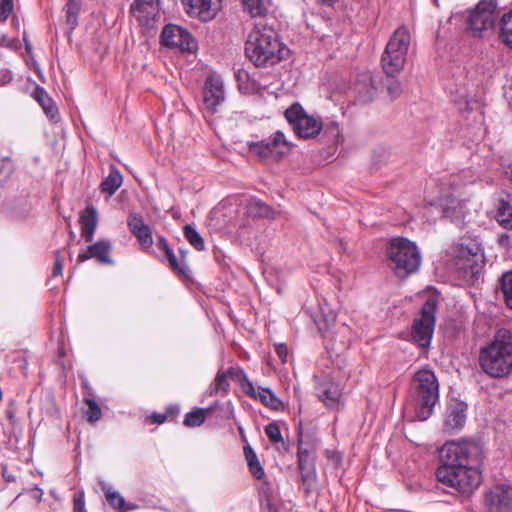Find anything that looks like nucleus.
<instances>
[{"label": "nucleus", "mask_w": 512, "mask_h": 512, "mask_svg": "<svg viewBox=\"0 0 512 512\" xmlns=\"http://www.w3.org/2000/svg\"><path fill=\"white\" fill-rule=\"evenodd\" d=\"M289 49L280 41L277 32L269 26L256 24L248 34L245 53L257 67L272 66L289 55Z\"/></svg>", "instance_id": "nucleus-1"}, {"label": "nucleus", "mask_w": 512, "mask_h": 512, "mask_svg": "<svg viewBox=\"0 0 512 512\" xmlns=\"http://www.w3.org/2000/svg\"><path fill=\"white\" fill-rule=\"evenodd\" d=\"M480 365L492 377L508 375L512 371V333L499 330L494 341L481 349Z\"/></svg>", "instance_id": "nucleus-2"}, {"label": "nucleus", "mask_w": 512, "mask_h": 512, "mask_svg": "<svg viewBox=\"0 0 512 512\" xmlns=\"http://www.w3.org/2000/svg\"><path fill=\"white\" fill-rule=\"evenodd\" d=\"M439 398V383L436 375L430 369L417 371L412 379L410 389V404L415 416L420 421L427 420Z\"/></svg>", "instance_id": "nucleus-3"}, {"label": "nucleus", "mask_w": 512, "mask_h": 512, "mask_svg": "<svg viewBox=\"0 0 512 512\" xmlns=\"http://www.w3.org/2000/svg\"><path fill=\"white\" fill-rule=\"evenodd\" d=\"M387 263L394 274L404 279L415 273L421 264V255L416 244L406 238H393L387 246Z\"/></svg>", "instance_id": "nucleus-4"}, {"label": "nucleus", "mask_w": 512, "mask_h": 512, "mask_svg": "<svg viewBox=\"0 0 512 512\" xmlns=\"http://www.w3.org/2000/svg\"><path fill=\"white\" fill-rule=\"evenodd\" d=\"M411 36L404 26L399 27L390 37L381 57V66L388 77H395L404 68Z\"/></svg>", "instance_id": "nucleus-5"}, {"label": "nucleus", "mask_w": 512, "mask_h": 512, "mask_svg": "<svg viewBox=\"0 0 512 512\" xmlns=\"http://www.w3.org/2000/svg\"><path fill=\"white\" fill-rule=\"evenodd\" d=\"M437 480L451 493H471L480 483V473L470 465L458 467H439L436 470Z\"/></svg>", "instance_id": "nucleus-6"}, {"label": "nucleus", "mask_w": 512, "mask_h": 512, "mask_svg": "<svg viewBox=\"0 0 512 512\" xmlns=\"http://www.w3.org/2000/svg\"><path fill=\"white\" fill-rule=\"evenodd\" d=\"M284 114L293 131L300 138H315L323 129L321 117L308 114L299 103L292 104Z\"/></svg>", "instance_id": "nucleus-7"}, {"label": "nucleus", "mask_w": 512, "mask_h": 512, "mask_svg": "<svg viewBox=\"0 0 512 512\" xmlns=\"http://www.w3.org/2000/svg\"><path fill=\"white\" fill-rule=\"evenodd\" d=\"M450 255L457 269L467 271L474 269L482 261L483 253L481 243L477 238L461 237L450 248Z\"/></svg>", "instance_id": "nucleus-8"}, {"label": "nucleus", "mask_w": 512, "mask_h": 512, "mask_svg": "<svg viewBox=\"0 0 512 512\" xmlns=\"http://www.w3.org/2000/svg\"><path fill=\"white\" fill-rule=\"evenodd\" d=\"M436 301L428 299L422 306L420 316L415 318L412 325L411 336L420 347L430 345L435 327Z\"/></svg>", "instance_id": "nucleus-9"}, {"label": "nucleus", "mask_w": 512, "mask_h": 512, "mask_svg": "<svg viewBox=\"0 0 512 512\" xmlns=\"http://www.w3.org/2000/svg\"><path fill=\"white\" fill-rule=\"evenodd\" d=\"M497 19L496 4L492 0L480 1L467 19V28L474 37H482L494 28Z\"/></svg>", "instance_id": "nucleus-10"}, {"label": "nucleus", "mask_w": 512, "mask_h": 512, "mask_svg": "<svg viewBox=\"0 0 512 512\" xmlns=\"http://www.w3.org/2000/svg\"><path fill=\"white\" fill-rule=\"evenodd\" d=\"M477 447L469 442H446L439 450L441 465L439 467H458L470 465V457Z\"/></svg>", "instance_id": "nucleus-11"}, {"label": "nucleus", "mask_w": 512, "mask_h": 512, "mask_svg": "<svg viewBox=\"0 0 512 512\" xmlns=\"http://www.w3.org/2000/svg\"><path fill=\"white\" fill-rule=\"evenodd\" d=\"M161 44L180 51L192 52L196 50V41L192 35L181 26L175 24L166 25L160 36Z\"/></svg>", "instance_id": "nucleus-12"}, {"label": "nucleus", "mask_w": 512, "mask_h": 512, "mask_svg": "<svg viewBox=\"0 0 512 512\" xmlns=\"http://www.w3.org/2000/svg\"><path fill=\"white\" fill-rule=\"evenodd\" d=\"M160 0H134L130 11L145 29L154 28L160 18Z\"/></svg>", "instance_id": "nucleus-13"}, {"label": "nucleus", "mask_w": 512, "mask_h": 512, "mask_svg": "<svg viewBox=\"0 0 512 512\" xmlns=\"http://www.w3.org/2000/svg\"><path fill=\"white\" fill-rule=\"evenodd\" d=\"M315 444L313 441H304L302 436L299 439L298 467L303 483L310 485L316 479L314 464Z\"/></svg>", "instance_id": "nucleus-14"}, {"label": "nucleus", "mask_w": 512, "mask_h": 512, "mask_svg": "<svg viewBox=\"0 0 512 512\" xmlns=\"http://www.w3.org/2000/svg\"><path fill=\"white\" fill-rule=\"evenodd\" d=\"M484 503L487 512H512V487L508 485L492 487L486 493Z\"/></svg>", "instance_id": "nucleus-15"}, {"label": "nucleus", "mask_w": 512, "mask_h": 512, "mask_svg": "<svg viewBox=\"0 0 512 512\" xmlns=\"http://www.w3.org/2000/svg\"><path fill=\"white\" fill-rule=\"evenodd\" d=\"M185 11L202 21L214 19L221 8V0H181Z\"/></svg>", "instance_id": "nucleus-16"}, {"label": "nucleus", "mask_w": 512, "mask_h": 512, "mask_svg": "<svg viewBox=\"0 0 512 512\" xmlns=\"http://www.w3.org/2000/svg\"><path fill=\"white\" fill-rule=\"evenodd\" d=\"M225 92L223 81L214 75L206 79L203 91V105L210 113H214L217 107L224 101Z\"/></svg>", "instance_id": "nucleus-17"}, {"label": "nucleus", "mask_w": 512, "mask_h": 512, "mask_svg": "<svg viewBox=\"0 0 512 512\" xmlns=\"http://www.w3.org/2000/svg\"><path fill=\"white\" fill-rule=\"evenodd\" d=\"M112 245L108 240H99L98 242L88 246L85 252L78 255V261L84 262L90 258L96 259L101 264H113L110 257Z\"/></svg>", "instance_id": "nucleus-18"}, {"label": "nucleus", "mask_w": 512, "mask_h": 512, "mask_svg": "<svg viewBox=\"0 0 512 512\" xmlns=\"http://www.w3.org/2000/svg\"><path fill=\"white\" fill-rule=\"evenodd\" d=\"M229 379L240 382L245 388L248 378L244 371L238 367H231L227 371H219L214 380V392L227 393L230 386Z\"/></svg>", "instance_id": "nucleus-19"}, {"label": "nucleus", "mask_w": 512, "mask_h": 512, "mask_svg": "<svg viewBox=\"0 0 512 512\" xmlns=\"http://www.w3.org/2000/svg\"><path fill=\"white\" fill-rule=\"evenodd\" d=\"M130 232L138 239L143 248H149L153 244L152 233L148 225L139 214H132L128 218Z\"/></svg>", "instance_id": "nucleus-20"}, {"label": "nucleus", "mask_w": 512, "mask_h": 512, "mask_svg": "<svg viewBox=\"0 0 512 512\" xmlns=\"http://www.w3.org/2000/svg\"><path fill=\"white\" fill-rule=\"evenodd\" d=\"M466 408V405L462 402L449 406L444 421V426L447 430L460 429L464 426L466 421Z\"/></svg>", "instance_id": "nucleus-21"}, {"label": "nucleus", "mask_w": 512, "mask_h": 512, "mask_svg": "<svg viewBox=\"0 0 512 512\" xmlns=\"http://www.w3.org/2000/svg\"><path fill=\"white\" fill-rule=\"evenodd\" d=\"M244 389L248 395L259 399L263 404L271 407L272 409L277 410L282 405V402L274 395L271 390L264 388L255 389L253 384L248 379Z\"/></svg>", "instance_id": "nucleus-22"}, {"label": "nucleus", "mask_w": 512, "mask_h": 512, "mask_svg": "<svg viewBox=\"0 0 512 512\" xmlns=\"http://www.w3.org/2000/svg\"><path fill=\"white\" fill-rule=\"evenodd\" d=\"M318 396L327 407L335 408L339 404L341 391L337 384L326 382L319 386Z\"/></svg>", "instance_id": "nucleus-23"}, {"label": "nucleus", "mask_w": 512, "mask_h": 512, "mask_svg": "<svg viewBox=\"0 0 512 512\" xmlns=\"http://www.w3.org/2000/svg\"><path fill=\"white\" fill-rule=\"evenodd\" d=\"M80 224L82 236L86 241H92L97 227V211L93 206L85 209L84 213L80 216Z\"/></svg>", "instance_id": "nucleus-24"}, {"label": "nucleus", "mask_w": 512, "mask_h": 512, "mask_svg": "<svg viewBox=\"0 0 512 512\" xmlns=\"http://www.w3.org/2000/svg\"><path fill=\"white\" fill-rule=\"evenodd\" d=\"M496 219L501 226L512 230V194L500 199Z\"/></svg>", "instance_id": "nucleus-25"}, {"label": "nucleus", "mask_w": 512, "mask_h": 512, "mask_svg": "<svg viewBox=\"0 0 512 512\" xmlns=\"http://www.w3.org/2000/svg\"><path fill=\"white\" fill-rule=\"evenodd\" d=\"M101 488L105 493L107 501L113 508L118 509L121 512H125L136 508L135 505L126 506L125 499L120 495L119 492L112 490V488L108 484L101 483Z\"/></svg>", "instance_id": "nucleus-26"}, {"label": "nucleus", "mask_w": 512, "mask_h": 512, "mask_svg": "<svg viewBox=\"0 0 512 512\" xmlns=\"http://www.w3.org/2000/svg\"><path fill=\"white\" fill-rule=\"evenodd\" d=\"M34 98L35 100L42 106L43 110L45 111L46 115L50 118L55 120L58 117V110L53 104L52 99L49 97L47 92L41 88L37 87L34 91Z\"/></svg>", "instance_id": "nucleus-27"}, {"label": "nucleus", "mask_w": 512, "mask_h": 512, "mask_svg": "<svg viewBox=\"0 0 512 512\" xmlns=\"http://www.w3.org/2000/svg\"><path fill=\"white\" fill-rule=\"evenodd\" d=\"M123 178L119 170L112 167L109 175L101 182V191L112 196L122 185Z\"/></svg>", "instance_id": "nucleus-28"}, {"label": "nucleus", "mask_w": 512, "mask_h": 512, "mask_svg": "<svg viewBox=\"0 0 512 512\" xmlns=\"http://www.w3.org/2000/svg\"><path fill=\"white\" fill-rule=\"evenodd\" d=\"M80 9L81 5L76 0H68L63 7L65 23L70 30H73L78 25Z\"/></svg>", "instance_id": "nucleus-29"}, {"label": "nucleus", "mask_w": 512, "mask_h": 512, "mask_svg": "<svg viewBox=\"0 0 512 512\" xmlns=\"http://www.w3.org/2000/svg\"><path fill=\"white\" fill-rule=\"evenodd\" d=\"M245 457L251 474L258 480L264 476V469L258 461L257 455L251 447L244 448Z\"/></svg>", "instance_id": "nucleus-30"}, {"label": "nucleus", "mask_w": 512, "mask_h": 512, "mask_svg": "<svg viewBox=\"0 0 512 512\" xmlns=\"http://www.w3.org/2000/svg\"><path fill=\"white\" fill-rule=\"evenodd\" d=\"M267 142L277 157L285 154L289 149L288 142L285 139L283 132L281 131H276L271 137L267 139Z\"/></svg>", "instance_id": "nucleus-31"}, {"label": "nucleus", "mask_w": 512, "mask_h": 512, "mask_svg": "<svg viewBox=\"0 0 512 512\" xmlns=\"http://www.w3.org/2000/svg\"><path fill=\"white\" fill-rule=\"evenodd\" d=\"M242 3L252 17H262L267 13L266 0H242Z\"/></svg>", "instance_id": "nucleus-32"}, {"label": "nucleus", "mask_w": 512, "mask_h": 512, "mask_svg": "<svg viewBox=\"0 0 512 512\" xmlns=\"http://www.w3.org/2000/svg\"><path fill=\"white\" fill-rule=\"evenodd\" d=\"M500 288L506 305L512 309V271L505 272L502 275Z\"/></svg>", "instance_id": "nucleus-33"}, {"label": "nucleus", "mask_w": 512, "mask_h": 512, "mask_svg": "<svg viewBox=\"0 0 512 512\" xmlns=\"http://www.w3.org/2000/svg\"><path fill=\"white\" fill-rule=\"evenodd\" d=\"M453 205H447L443 209L444 216L450 218L453 222H461L464 218V207L459 201H451Z\"/></svg>", "instance_id": "nucleus-34"}, {"label": "nucleus", "mask_w": 512, "mask_h": 512, "mask_svg": "<svg viewBox=\"0 0 512 512\" xmlns=\"http://www.w3.org/2000/svg\"><path fill=\"white\" fill-rule=\"evenodd\" d=\"M184 235L187 241L198 251H203L205 249V244L202 236L197 232V230L192 225L184 226Z\"/></svg>", "instance_id": "nucleus-35"}, {"label": "nucleus", "mask_w": 512, "mask_h": 512, "mask_svg": "<svg viewBox=\"0 0 512 512\" xmlns=\"http://www.w3.org/2000/svg\"><path fill=\"white\" fill-rule=\"evenodd\" d=\"M501 36L503 41L512 47V10L501 19Z\"/></svg>", "instance_id": "nucleus-36"}, {"label": "nucleus", "mask_w": 512, "mask_h": 512, "mask_svg": "<svg viewBox=\"0 0 512 512\" xmlns=\"http://www.w3.org/2000/svg\"><path fill=\"white\" fill-rule=\"evenodd\" d=\"M248 212L250 215L255 217H271L272 209L265 203L253 200L248 206Z\"/></svg>", "instance_id": "nucleus-37"}, {"label": "nucleus", "mask_w": 512, "mask_h": 512, "mask_svg": "<svg viewBox=\"0 0 512 512\" xmlns=\"http://www.w3.org/2000/svg\"><path fill=\"white\" fill-rule=\"evenodd\" d=\"M206 419V410L195 409L186 414L184 425L188 427H198L204 423Z\"/></svg>", "instance_id": "nucleus-38"}, {"label": "nucleus", "mask_w": 512, "mask_h": 512, "mask_svg": "<svg viewBox=\"0 0 512 512\" xmlns=\"http://www.w3.org/2000/svg\"><path fill=\"white\" fill-rule=\"evenodd\" d=\"M250 151L252 153L256 154L257 156H259L260 158H267L270 156L276 157L274 151L270 147L267 140L257 142V143H252L250 145Z\"/></svg>", "instance_id": "nucleus-39"}, {"label": "nucleus", "mask_w": 512, "mask_h": 512, "mask_svg": "<svg viewBox=\"0 0 512 512\" xmlns=\"http://www.w3.org/2000/svg\"><path fill=\"white\" fill-rule=\"evenodd\" d=\"M85 403L88 406L87 410L84 412L87 417V420L91 423L100 420L102 412L98 403L90 398H86Z\"/></svg>", "instance_id": "nucleus-40"}, {"label": "nucleus", "mask_w": 512, "mask_h": 512, "mask_svg": "<svg viewBox=\"0 0 512 512\" xmlns=\"http://www.w3.org/2000/svg\"><path fill=\"white\" fill-rule=\"evenodd\" d=\"M169 266L173 271L180 275H186V265L184 263V256L180 260H178L173 252V250L169 251L168 253L164 254Z\"/></svg>", "instance_id": "nucleus-41"}, {"label": "nucleus", "mask_w": 512, "mask_h": 512, "mask_svg": "<svg viewBox=\"0 0 512 512\" xmlns=\"http://www.w3.org/2000/svg\"><path fill=\"white\" fill-rule=\"evenodd\" d=\"M384 86L388 96L392 100L399 98L400 95L402 94V84L400 83V81L394 79V77H389V79L386 80Z\"/></svg>", "instance_id": "nucleus-42"}, {"label": "nucleus", "mask_w": 512, "mask_h": 512, "mask_svg": "<svg viewBox=\"0 0 512 512\" xmlns=\"http://www.w3.org/2000/svg\"><path fill=\"white\" fill-rule=\"evenodd\" d=\"M265 433L272 443H279L283 441L280 428L276 423H269L265 427Z\"/></svg>", "instance_id": "nucleus-43"}, {"label": "nucleus", "mask_w": 512, "mask_h": 512, "mask_svg": "<svg viewBox=\"0 0 512 512\" xmlns=\"http://www.w3.org/2000/svg\"><path fill=\"white\" fill-rule=\"evenodd\" d=\"M14 10V0H0V21L5 22Z\"/></svg>", "instance_id": "nucleus-44"}, {"label": "nucleus", "mask_w": 512, "mask_h": 512, "mask_svg": "<svg viewBox=\"0 0 512 512\" xmlns=\"http://www.w3.org/2000/svg\"><path fill=\"white\" fill-rule=\"evenodd\" d=\"M73 502H74V511L75 512H86L83 491H80L74 495Z\"/></svg>", "instance_id": "nucleus-45"}, {"label": "nucleus", "mask_w": 512, "mask_h": 512, "mask_svg": "<svg viewBox=\"0 0 512 512\" xmlns=\"http://www.w3.org/2000/svg\"><path fill=\"white\" fill-rule=\"evenodd\" d=\"M63 269V257L59 251L55 252V262L53 267V276H58L62 273Z\"/></svg>", "instance_id": "nucleus-46"}, {"label": "nucleus", "mask_w": 512, "mask_h": 512, "mask_svg": "<svg viewBox=\"0 0 512 512\" xmlns=\"http://www.w3.org/2000/svg\"><path fill=\"white\" fill-rule=\"evenodd\" d=\"M275 351L282 363H285L288 358V349L285 344L275 345Z\"/></svg>", "instance_id": "nucleus-47"}, {"label": "nucleus", "mask_w": 512, "mask_h": 512, "mask_svg": "<svg viewBox=\"0 0 512 512\" xmlns=\"http://www.w3.org/2000/svg\"><path fill=\"white\" fill-rule=\"evenodd\" d=\"M13 79L12 73L8 69H2L0 71V86H4L10 83Z\"/></svg>", "instance_id": "nucleus-48"}, {"label": "nucleus", "mask_w": 512, "mask_h": 512, "mask_svg": "<svg viewBox=\"0 0 512 512\" xmlns=\"http://www.w3.org/2000/svg\"><path fill=\"white\" fill-rule=\"evenodd\" d=\"M157 247L160 251H162L164 254L168 253L172 249L169 247L167 241L163 237L158 238Z\"/></svg>", "instance_id": "nucleus-49"}, {"label": "nucleus", "mask_w": 512, "mask_h": 512, "mask_svg": "<svg viewBox=\"0 0 512 512\" xmlns=\"http://www.w3.org/2000/svg\"><path fill=\"white\" fill-rule=\"evenodd\" d=\"M364 78L365 80L368 81L369 83V87L367 89V96H366V99H372L374 97V95L376 94V90L375 88L372 86V79L369 75H364Z\"/></svg>", "instance_id": "nucleus-50"}, {"label": "nucleus", "mask_w": 512, "mask_h": 512, "mask_svg": "<svg viewBox=\"0 0 512 512\" xmlns=\"http://www.w3.org/2000/svg\"><path fill=\"white\" fill-rule=\"evenodd\" d=\"M2 476L7 482H14L16 480V477L10 473L7 468H3Z\"/></svg>", "instance_id": "nucleus-51"}, {"label": "nucleus", "mask_w": 512, "mask_h": 512, "mask_svg": "<svg viewBox=\"0 0 512 512\" xmlns=\"http://www.w3.org/2000/svg\"><path fill=\"white\" fill-rule=\"evenodd\" d=\"M167 419V416L166 414H154L153 415V420L155 423H158V424H162L166 421Z\"/></svg>", "instance_id": "nucleus-52"}, {"label": "nucleus", "mask_w": 512, "mask_h": 512, "mask_svg": "<svg viewBox=\"0 0 512 512\" xmlns=\"http://www.w3.org/2000/svg\"><path fill=\"white\" fill-rule=\"evenodd\" d=\"M32 492H33V497L34 498H36L38 500L41 499L43 492H42V490L40 488H35V489H33Z\"/></svg>", "instance_id": "nucleus-53"}, {"label": "nucleus", "mask_w": 512, "mask_h": 512, "mask_svg": "<svg viewBox=\"0 0 512 512\" xmlns=\"http://www.w3.org/2000/svg\"><path fill=\"white\" fill-rule=\"evenodd\" d=\"M322 4H325V5H332L335 3L336 0H319Z\"/></svg>", "instance_id": "nucleus-54"}, {"label": "nucleus", "mask_w": 512, "mask_h": 512, "mask_svg": "<svg viewBox=\"0 0 512 512\" xmlns=\"http://www.w3.org/2000/svg\"><path fill=\"white\" fill-rule=\"evenodd\" d=\"M468 107V101H464V108H467Z\"/></svg>", "instance_id": "nucleus-55"}, {"label": "nucleus", "mask_w": 512, "mask_h": 512, "mask_svg": "<svg viewBox=\"0 0 512 512\" xmlns=\"http://www.w3.org/2000/svg\"><path fill=\"white\" fill-rule=\"evenodd\" d=\"M333 127L337 128V124L336 123H332L331 124Z\"/></svg>", "instance_id": "nucleus-56"}, {"label": "nucleus", "mask_w": 512, "mask_h": 512, "mask_svg": "<svg viewBox=\"0 0 512 512\" xmlns=\"http://www.w3.org/2000/svg\"><path fill=\"white\" fill-rule=\"evenodd\" d=\"M510 175H511V179H512V164H511V172H510Z\"/></svg>", "instance_id": "nucleus-57"}]
</instances>
